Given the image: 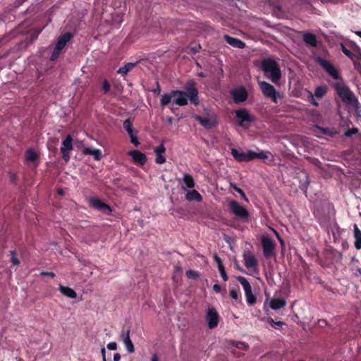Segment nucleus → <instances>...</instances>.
<instances>
[{
    "mask_svg": "<svg viewBox=\"0 0 361 361\" xmlns=\"http://www.w3.org/2000/svg\"><path fill=\"white\" fill-rule=\"evenodd\" d=\"M268 153L269 152H265L263 151H262L260 152H257V158L259 159L265 160V159H268Z\"/></svg>",
    "mask_w": 361,
    "mask_h": 361,
    "instance_id": "8fccbe9b",
    "label": "nucleus"
},
{
    "mask_svg": "<svg viewBox=\"0 0 361 361\" xmlns=\"http://www.w3.org/2000/svg\"><path fill=\"white\" fill-rule=\"evenodd\" d=\"M240 288L237 286L236 288H233L230 290L229 294L232 299L237 300L239 298Z\"/></svg>",
    "mask_w": 361,
    "mask_h": 361,
    "instance_id": "e433bc0d",
    "label": "nucleus"
},
{
    "mask_svg": "<svg viewBox=\"0 0 361 361\" xmlns=\"http://www.w3.org/2000/svg\"><path fill=\"white\" fill-rule=\"evenodd\" d=\"M353 236L355 238V248H361V231L359 229L357 224L353 226Z\"/></svg>",
    "mask_w": 361,
    "mask_h": 361,
    "instance_id": "b1692460",
    "label": "nucleus"
},
{
    "mask_svg": "<svg viewBox=\"0 0 361 361\" xmlns=\"http://www.w3.org/2000/svg\"><path fill=\"white\" fill-rule=\"evenodd\" d=\"M152 361H159V357H158V355L157 354H154L152 356V359H151Z\"/></svg>",
    "mask_w": 361,
    "mask_h": 361,
    "instance_id": "0e129e2a",
    "label": "nucleus"
},
{
    "mask_svg": "<svg viewBox=\"0 0 361 361\" xmlns=\"http://www.w3.org/2000/svg\"><path fill=\"white\" fill-rule=\"evenodd\" d=\"M229 207L232 213L237 217L243 220H247L249 219L250 214L248 211L238 202L232 200L229 203Z\"/></svg>",
    "mask_w": 361,
    "mask_h": 361,
    "instance_id": "39448f33",
    "label": "nucleus"
},
{
    "mask_svg": "<svg viewBox=\"0 0 361 361\" xmlns=\"http://www.w3.org/2000/svg\"><path fill=\"white\" fill-rule=\"evenodd\" d=\"M262 70L264 73H269L270 79L274 83H277L281 78V72L278 63L273 59H264L262 62Z\"/></svg>",
    "mask_w": 361,
    "mask_h": 361,
    "instance_id": "f03ea898",
    "label": "nucleus"
},
{
    "mask_svg": "<svg viewBox=\"0 0 361 361\" xmlns=\"http://www.w3.org/2000/svg\"><path fill=\"white\" fill-rule=\"evenodd\" d=\"M271 323H274V324H276L277 326H282V325L283 324V322L279 321V322H275L273 320V319H271Z\"/></svg>",
    "mask_w": 361,
    "mask_h": 361,
    "instance_id": "e2e57ef3",
    "label": "nucleus"
},
{
    "mask_svg": "<svg viewBox=\"0 0 361 361\" xmlns=\"http://www.w3.org/2000/svg\"><path fill=\"white\" fill-rule=\"evenodd\" d=\"M308 101L313 105V106H319V102L316 101V99H314V96L312 94H311L309 97V99Z\"/></svg>",
    "mask_w": 361,
    "mask_h": 361,
    "instance_id": "13d9d810",
    "label": "nucleus"
},
{
    "mask_svg": "<svg viewBox=\"0 0 361 361\" xmlns=\"http://www.w3.org/2000/svg\"><path fill=\"white\" fill-rule=\"evenodd\" d=\"M89 204L91 207L102 212L104 214H111L112 212V209L111 207L105 202H102L99 198H90Z\"/></svg>",
    "mask_w": 361,
    "mask_h": 361,
    "instance_id": "1a4fd4ad",
    "label": "nucleus"
},
{
    "mask_svg": "<svg viewBox=\"0 0 361 361\" xmlns=\"http://www.w3.org/2000/svg\"><path fill=\"white\" fill-rule=\"evenodd\" d=\"M59 290L63 295L69 298L74 299L76 298L77 297L76 292L73 289L68 286H63L62 285H60L59 287Z\"/></svg>",
    "mask_w": 361,
    "mask_h": 361,
    "instance_id": "aec40b11",
    "label": "nucleus"
},
{
    "mask_svg": "<svg viewBox=\"0 0 361 361\" xmlns=\"http://www.w3.org/2000/svg\"><path fill=\"white\" fill-rule=\"evenodd\" d=\"M184 90V91L187 92L191 104L197 106L199 104L198 90L195 80L192 79L188 80L185 83Z\"/></svg>",
    "mask_w": 361,
    "mask_h": 361,
    "instance_id": "7ed1b4c3",
    "label": "nucleus"
},
{
    "mask_svg": "<svg viewBox=\"0 0 361 361\" xmlns=\"http://www.w3.org/2000/svg\"><path fill=\"white\" fill-rule=\"evenodd\" d=\"M185 198L188 201H197L201 202L202 200V197L200 193L196 190H192L187 192Z\"/></svg>",
    "mask_w": 361,
    "mask_h": 361,
    "instance_id": "4be33fe9",
    "label": "nucleus"
},
{
    "mask_svg": "<svg viewBox=\"0 0 361 361\" xmlns=\"http://www.w3.org/2000/svg\"><path fill=\"white\" fill-rule=\"evenodd\" d=\"M231 154L237 161H247V153L239 152L238 149L233 148L231 149Z\"/></svg>",
    "mask_w": 361,
    "mask_h": 361,
    "instance_id": "cd10ccee",
    "label": "nucleus"
},
{
    "mask_svg": "<svg viewBox=\"0 0 361 361\" xmlns=\"http://www.w3.org/2000/svg\"><path fill=\"white\" fill-rule=\"evenodd\" d=\"M194 118L202 126L207 129H211L214 127L213 122L207 117H202L200 115H195Z\"/></svg>",
    "mask_w": 361,
    "mask_h": 361,
    "instance_id": "412c9836",
    "label": "nucleus"
},
{
    "mask_svg": "<svg viewBox=\"0 0 361 361\" xmlns=\"http://www.w3.org/2000/svg\"><path fill=\"white\" fill-rule=\"evenodd\" d=\"M303 41L306 44H308L312 47H317V39L316 36L310 32L305 33L303 35Z\"/></svg>",
    "mask_w": 361,
    "mask_h": 361,
    "instance_id": "6ab92c4d",
    "label": "nucleus"
},
{
    "mask_svg": "<svg viewBox=\"0 0 361 361\" xmlns=\"http://www.w3.org/2000/svg\"><path fill=\"white\" fill-rule=\"evenodd\" d=\"M286 305V302L284 299L274 298L270 302V307L272 310H277L283 307Z\"/></svg>",
    "mask_w": 361,
    "mask_h": 361,
    "instance_id": "a878e982",
    "label": "nucleus"
},
{
    "mask_svg": "<svg viewBox=\"0 0 361 361\" xmlns=\"http://www.w3.org/2000/svg\"><path fill=\"white\" fill-rule=\"evenodd\" d=\"M137 63H128L124 66L121 67L118 73L123 75H126L129 71H130L135 66Z\"/></svg>",
    "mask_w": 361,
    "mask_h": 361,
    "instance_id": "2f4dec72",
    "label": "nucleus"
},
{
    "mask_svg": "<svg viewBox=\"0 0 361 361\" xmlns=\"http://www.w3.org/2000/svg\"><path fill=\"white\" fill-rule=\"evenodd\" d=\"M73 149V138L71 135H68L62 141L61 147L60 148L62 154L63 159L65 162L70 160V152Z\"/></svg>",
    "mask_w": 361,
    "mask_h": 361,
    "instance_id": "9d476101",
    "label": "nucleus"
},
{
    "mask_svg": "<svg viewBox=\"0 0 361 361\" xmlns=\"http://www.w3.org/2000/svg\"><path fill=\"white\" fill-rule=\"evenodd\" d=\"M334 89L344 104L351 106L355 109L359 108L360 103L358 99L347 85L343 83L336 82L334 85Z\"/></svg>",
    "mask_w": 361,
    "mask_h": 361,
    "instance_id": "f257e3e1",
    "label": "nucleus"
},
{
    "mask_svg": "<svg viewBox=\"0 0 361 361\" xmlns=\"http://www.w3.org/2000/svg\"><path fill=\"white\" fill-rule=\"evenodd\" d=\"M82 154L85 155H92L94 157V159L97 161H99L102 158V152L99 149L85 147L82 149Z\"/></svg>",
    "mask_w": 361,
    "mask_h": 361,
    "instance_id": "a211bd4d",
    "label": "nucleus"
},
{
    "mask_svg": "<svg viewBox=\"0 0 361 361\" xmlns=\"http://www.w3.org/2000/svg\"><path fill=\"white\" fill-rule=\"evenodd\" d=\"M333 250H330V249L325 250V251H326V255H331V254H332Z\"/></svg>",
    "mask_w": 361,
    "mask_h": 361,
    "instance_id": "774afa93",
    "label": "nucleus"
},
{
    "mask_svg": "<svg viewBox=\"0 0 361 361\" xmlns=\"http://www.w3.org/2000/svg\"><path fill=\"white\" fill-rule=\"evenodd\" d=\"M123 128L127 131V133H130V131L134 130L133 128V123H132L130 118L126 119L123 122Z\"/></svg>",
    "mask_w": 361,
    "mask_h": 361,
    "instance_id": "58836bf2",
    "label": "nucleus"
},
{
    "mask_svg": "<svg viewBox=\"0 0 361 361\" xmlns=\"http://www.w3.org/2000/svg\"><path fill=\"white\" fill-rule=\"evenodd\" d=\"M128 134L130 138V142L137 147L140 144L137 137V131L136 130H133L130 133H128Z\"/></svg>",
    "mask_w": 361,
    "mask_h": 361,
    "instance_id": "72a5a7b5",
    "label": "nucleus"
},
{
    "mask_svg": "<svg viewBox=\"0 0 361 361\" xmlns=\"http://www.w3.org/2000/svg\"><path fill=\"white\" fill-rule=\"evenodd\" d=\"M110 84L107 80H104L102 84V90L104 94H107L110 90Z\"/></svg>",
    "mask_w": 361,
    "mask_h": 361,
    "instance_id": "09e8293b",
    "label": "nucleus"
},
{
    "mask_svg": "<svg viewBox=\"0 0 361 361\" xmlns=\"http://www.w3.org/2000/svg\"><path fill=\"white\" fill-rule=\"evenodd\" d=\"M11 262L13 265L18 266L20 264V260L16 257V252L15 250L10 251Z\"/></svg>",
    "mask_w": 361,
    "mask_h": 361,
    "instance_id": "4c0bfd02",
    "label": "nucleus"
},
{
    "mask_svg": "<svg viewBox=\"0 0 361 361\" xmlns=\"http://www.w3.org/2000/svg\"><path fill=\"white\" fill-rule=\"evenodd\" d=\"M355 56L354 57V59H359L361 60V49L360 48H357L356 51L355 52Z\"/></svg>",
    "mask_w": 361,
    "mask_h": 361,
    "instance_id": "bf43d9fd",
    "label": "nucleus"
},
{
    "mask_svg": "<svg viewBox=\"0 0 361 361\" xmlns=\"http://www.w3.org/2000/svg\"><path fill=\"white\" fill-rule=\"evenodd\" d=\"M276 250H263L264 251V255L266 258H271L273 257H275Z\"/></svg>",
    "mask_w": 361,
    "mask_h": 361,
    "instance_id": "a18cd8bd",
    "label": "nucleus"
},
{
    "mask_svg": "<svg viewBox=\"0 0 361 361\" xmlns=\"http://www.w3.org/2000/svg\"><path fill=\"white\" fill-rule=\"evenodd\" d=\"M173 94L174 97H177L173 101L176 105L183 106L188 104L189 99L186 92L183 90H173Z\"/></svg>",
    "mask_w": 361,
    "mask_h": 361,
    "instance_id": "ddd939ff",
    "label": "nucleus"
},
{
    "mask_svg": "<svg viewBox=\"0 0 361 361\" xmlns=\"http://www.w3.org/2000/svg\"><path fill=\"white\" fill-rule=\"evenodd\" d=\"M341 50H342L343 53L353 61L355 68L356 69H358L359 68H360L361 67L360 63L358 62L354 61V57L355 56V54L350 51V50H348L343 44H341Z\"/></svg>",
    "mask_w": 361,
    "mask_h": 361,
    "instance_id": "393cba45",
    "label": "nucleus"
},
{
    "mask_svg": "<svg viewBox=\"0 0 361 361\" xmlns=\"http://www.w3.org/2000/svg\"><path fill=\"white\" fill-rule=\"evenodd\" d=\"M128 154L132 157L133 161L135 164H137L139 165H144L147 161V156L138 151V150H132L128 152Z\"/></svg>",
    "mask_w": 361,
    "mask_h": 361,
    "instance_id": "4468645a",
    "label": "nucleus"
},
{
    "mask_svg": "<svg viewBox=\"0 0 361 361\" xmlns=\"http://www.w3.org/2000/svg\"><path fill=\"white\" fill-rule=\"evenodd\" d=\"M155 162L158 164H162L166 162L164 154H156Z\"/></svg>",
    "mask_w": 361,
    "mask_h": 361,
    "instance_id": "79ce46f5",
    "label": "nucleus"
},
{
    "mask_svg": "<svg viewBox=\"0 0 361 361\" xmlns=\"http://www.w3.org/2000/svg\"><path fill=\"white\" fill-rule=\"evenodd\" d=\"M57 193H58L59 195H63V189H62V188H58V189H57Z\"/></svg>",
    "mask_w": 361,
    "mask_h": 361,
    "instance_id": "338daca9",
    "label": "nucleus"
},
{
    "mask_svg": "<svg viewBox=\"0 0 361 361\" xmlns=\"http://www.w3.org/2000/svg\"><path fill=\"white\" fill-rule=\"evenodd\" d=\"M218 269H219L220 275H221V278L223 279V280L224 281H228V275H227V274L226 272V269H225L224 266L220 267Z\"/></svg>",
    "mask_w": 361,
    "mask_h": 361,
    "instance_id": "c03bdc74",
    "label": "nucleus"
},
{
    "mask_svg": "<svg viewBox=\"0 0 361 361\" xmlns=\"http://www.w3.org/2000/svg\"><path fill=\"white\" fill-rule=\"evenodd\" d=\"M101 353H102V359H103V358H106V350H105V348H102L101 349Z\"/></svg>",
    "mask_w": 361,
    "mask_h": 361,
    "instance_id": "69168bd1",
    "label": "nucleus"
},
{
    "mask_svg": "<svg viewBox=\"0 0 361 361\" xmlns=\"http://www.w3.org/2000/svg\"><path fill=\"white\" fill-rule=\"evenodd\" d=\"M121 356L119 353H115L114 355V361H120Z\"/></svg>",
    "mask_w": 361,
    "mask_h": 361,
    "instance_id": "680f3d73",
    "label": "nucleus"
},
{
    "mask_svg": "<svg viewBox=\"0 0 361 361\" xmlns=\"http://www.w3.org/2000/svg\"><path fill=\"white\" fill-rule=\"evenodd\" d=\"M61 51V49H57V47H55L50 56V60L55 61L59 57Z\"/></svg>",
    "mask_w": 361,
    "mask_h": 361,
    "instance_id": "37998d69",
    "label": "nucleus"
},
{
    "mask_svg": "<svg viewBox=\"0 0 361 361\" xmlns=\"http://www.w3.org/2000/svg\"><path fill=\"white\" fill-rule=\"evenodd\" d=\"M40 276H49V277H51V278H54L55 277V274L54 272H51V271H42L40 272Z\"/></svg>",
    "mask_w": 361,
    "mask_h": 361,
    "instance_id": "5fc2aeb1",
    "label": "nucleus"
},
{
    "mask_svg": "<svg viewBox=\"0 0 361 361\" xmlns=\"http://www.w3.org/2000/svg\"><path fill=\"white\" fill-rule=\"evenodd\" d=\"M259 87L264 97L271 99L274 103L278 102L277 99L279 94L272 85L263 81L259 83Z\"/></svg>",
    "mask_w": 361,
    "mask_h": 361,
    "instance_id": "20e7f679",
    "label": "nucleus"
},
{
    "mask_svg": "<svg viewBox=\"0 0 361 361\" xmlns=\"http://www.w3.org/2000/svg\"><path fill=\"white\" fill-rule=\"evenodd\" d=\"M314 127L319 130V132L325 135H329L330 137H333L335 135L336 133L332 132L329 128H324L321 127L318 125L314 126Z\"/></svg>",
    "mask_w": 361,
    "mask_h": 361,
    "instance_id": "f704fd0d",
    "label": "nucleus"
},
{
    "mask_svg": "<svg viewBox=\"0 0 361 361\" xmlns=\"http://www.w3.org/2000/svg\"><path fill=\"white\" fill-rule=\"evenodd\" d=\"M236 279L243 287L245 293L252 290L250 283L245 277L239 276L236 278Z\"/></svg>",
    "mask_w": 361,
    "mask_h": 361,
    "instance_id": "473e14b6",
    "label": "nucleus"
},
{
    "mask_svg": "<svg viewBox=\"0 0 361 361\" xmlns=\"http://www.w3.org/2000/svg\"><path fill=\"white\" fill-rule=\"evenodd\" d=\"M72 37L73 35L69 32L63 34L59 37L55 47H57V49L62 50L66 45L67 42H69Z\"/></svg>",
    "mask_w": 361,
    "mask_h": 361,
    "instance_id": "f3484780",
    "label": "nucleus"
},
{
    "mask_svg": "<svg viewBox=\"0 0 361 361\" xmlns=\"http://www.w3.org/2000/svg\"><path fill=\"white\" fill-rule=\"evenodd\" d=\"M244 264L245 266L251 270H255L257 266V262L253 255H251L250 252H244Z\"/></svg>",
    "mask_w": 361,
    "mask_h": 361,
    "instance_id": "2eb2a0df",
    "label": "nucleus"
},
{
    "mask_svg": "<svg viewBox=\"0 0 361 361\" xmlns=\"http://www.w3.org/2000/svg\"><path fill=\"white\" fill-rule=\"evenodd\" d=\"M173 97V90L169 94H164L160 100L161 106L164 107L168 105L171 102Z\"/></svg>",
    "mask_w": 361,
    "mask_h": 361,
    "instance_id": "c756f323",
    "label": "nucleus"
},
{
    "mask_svg": "<svg viewBox=\"0 0 361 361\" xmlns=\"http://www.w3.org/2000/svg\"><path fill=\"white\" fill-rule=\"evenodd\" d=\"M319 64L334 79L339 78V73L333 64L327 60L319 59Z\"/></svg>",
    "mask_w": 361,
    "mask_h": 361,
    "instance_id": "f8f14e48",
    "label": "nucleus"
},
{
    "mask_svg": "<svg viewBox=\"0 0 361 361\" xmlns=\"http://www.w3.org/2000/svg\"><path fill=\"white\" fill-rule=\"evenodd\" d=\"M231 95L235 104H240L248 98V92L244 86H240L231 90Z\"/></svg>",
    "mask_w": 361,
    "mask_h": 361,
    "instance_id": "0eeeda50",
    "label": "nucleus"
},
{
    "mask_svg": "<svg viewBox=\"0 0 361 361\" xmlns=\"http://www.w3.org/2000/svg\"><path fill=\"white\" fill-rule=\"evenodd\" d=\"M39 157L37 152L32 148H29L25 151V159L26 161L35 162Z\"/></svg>",
    "mask_w": 361,
    "mask_h": 361,
    "instance_id": "bb28decb",
    "label": "nucleus"
},
{
    "mask_svg": "<svg viewBox=\"0 0 361 361\" xmlns=\"http://www.w3.org/2000/svg\"><path fill=\"white\" fill-rule=\"evenodd\" d=\"M205 319L209 329H213L218 326L219 314L214 307H209L206 311Z\"/></svg>",
    "mask_w": 361,
    "mask_h": 361,
    "instance_id": "423d86ee",
    "label": "nucleus"
},
{
    "mask_svg": "<svg viewBox=\"0 0 361 361\" xmlns=\"http://www.w3.org/2000/svg\"><path fill=\"white\" fill-rule=\"evenodd\" d=\"M256 158H257V152H255L253 151H249L247 153V161H251Z\"/></svg>",
    "mask_w": 361,
    "mask_h": 361,
    "instance_id": "3c124183",
    "label": "nucleus"
},
{
    "mask_svg": "<svg viewBox=\"0 0 361 361\" xmlns=\"http://www.w3.org/2000/svg\"><path fill=\"white\" fill-rule=\"evenodd\" d=\"M130 329H128L126 330L123 329L120 335V338L125 345L128 353H133L135 352V347L130 338Z\"/></svg>",
    "mask_w": 361,
    "mask_h": 361,
    "instance_id": "9b49d317",
    "label": "nucleus"
},
{
    "mask_svg": "<svg viewBox=\"0 0 361 361\" xmlns=\"http://www.w3.org/2000/svg\"><path fill=\"white\" fill-rule=\"evenodd\" d=\"M235 117L238 125L245 128V123H250L254 121V118L249 114L247 109L243 108L235 111Z\"/></svg>",
    "mask_w": 361,
    "mask_h": 361,
    "instance_id": "6e6552de",
    "label": "nucleus"
},
{
    "mask_svg": "<svg viewBox=\"0 0 361 361\" xmlns=\"http://www.w3.org/2000/svg\"><path fill=\"white\" fill-rule=\"evenodd\" d=\"M223 37L225 42L233 47L243 49L245 47V43L238 38L233 37L228 35H224Z\"/></svg>",
    "mask_w": 361,
    "mask_h": 361,
    "instance_id": "dca6fc26",
    "label": "nucleus"
},
{
    "mask_svg": "<svg viewBox=\"0 0 361 361\" xmlns=\"http://www.w3.org/2000/svg\"><path fill=\"white\" fill-rule=\"evenodd\" d=\"M233 345L240 350H247L249 349V345L245 342H233Z\"/></svg>",
    "mask_w": 361,
    "mask_h": 361,
    "instance_id": "a19ab883",
    "label": "nucleus"
},
{
    "mask_svg": "<svg viewBox=\"0 0 361 361\" xmlns=\"http://www.w3.org/2000/svg\"><path fill=\"white\" fill-rule=\"evenodd\" d=\"M233 189L237 192H238V194H240L241 195V197L243 198V200H245V201H247V198L246 197V195H245V193L243 192V190L242 189H240V188H238L237 186H233Z\"/></svg>",
    "mask_w": 361,
    "mask_h": 361,
    "instance_id": "603ef678",
    "label": "nucleus"
},
{
    "mask_svg": "<svg viewBox=\"0 0 361 361\" xmlns=\"http://www.w3.org/2000/svg\"><path fill=\"white\" fill-rule=\"evenodd\" d=\"M358 133V129L357 128H349L345 132V135L346 137H351L353 136V135H355Z\"/></svg>",
    "mask_w": 361,
    "mask_h": 361,
    "instance_id": "49530a36",
    "label": "nucleus"
},
{
    "mask_svg": "<svg viewBox=\"0 0 361 361\" xmlns=\"http://www.w3.org/2000/svg\"><path fill=\"white\" fill-rule=\"evenodd\" d=\"M328 88L326 85H322L316 87L314 90V96L317 98H322L327 92Z\"/></svg>",
    "mask_w": 361,
    "mask_h": 361,
    "instance_id": "7c9ffc66",
    "label": "nucleus"
},
{
    "mask_svg": "<svg viewBox=\"0 0 361 361\" xmlns=\"http://www.w3.org/2000/svg\"><path fill=\"white\" fill-rule=\"evenodd\" d=\"M10 181L14 184H16L17 181V175L15 173H9Z\"/></svg>",
    "mask_w": 361,
    "mask_h": 361,
    "instance_id": "4d7b16f0",
    "label": "nucleus"
},
{
    "mask_svg": "<svg viewBox=\"0 0 361 361\" xmlns=\"http://www.w3.org/2000/svg\"><path fill=\"white\" fill-rule=\"evenodd\" d=\"M214 259L215 262L217 264L218 268L224 266L221 259L217 255L216 253H215L214 255Z\"/></svg>",
    "mask_w": 361,
    "mask_h": 361,
    "instance_id": "864d4df0",
    "label": "nucleus"
},
{
    "mask_svg": "<svg viewBox=\"0 0 361 361\" xmlns=\"http://www.w3.org/2000/svg\"><path fill=\"white\" fill-rule=\"evenodd\" d=\"M107 348L110 350H115L117 349V343L116 342H110L107 344Z\"/></svg>",
    "mask_w": 361,
    "mask_h": 361,
    "instance_id": "6e6d98bb",
    "label": "nucleus"
},
{
    "mask_svg": "<svg viewBox=\"0 0 361 361\" xmlns=\"http://www.w3.org/2000/svg\"><path fill=\"white\" fill-rule=\"evenodd\" d=\"M262 244L264 249L274 248L275 246L274 240L269 236L262 237Z\"/></svg>",
    "mask_w": 361,
    "mask_h": 361,
    "instance_id": "c85d7f7f",
    "label": "nucleus"
},
{
    "mask_svg": "<svg viewBox=\"0 0 361 361\" xmlns=\"http://www.w3.org/2000/svg\"><path fill=\"white\" fill-rule=\"evenodd\" d=\"M221 290V286L219 284H214L213 286V290L216 293H220Z\"/></svg>",
    "mask_w": 361,
    "mask_h": 361,
    "instance_id": "052dcab7",
    "label": "nucleus"
},
{
    "mask_svg": "<svg viewBox=\"0 0 361 361\" xmlns=\"http://www.w3.org/2000/svg\"><path fill=\"white\" fill-rule=\"evenodd\" d=\"M186 276L190 279H196L200 276V273L195 270L189 269L186 271Z\"/></svg>",
    "mask_w": 361,
    "mask_h": 361,
    "instance_id": "ea45409f",
    "label": "nucleus"
},
{
    "mask_svg": "<svg viewBox=\"0 0 361 361\" xmlns=\"http://www.w3.org/2000/svg\"><path fill=\"white\" fill-rule=\"evenodd\" d=\"M166 152V148L164 147V143H161L160 145L154 149V153L155 154H164Z\"/></svg>",
    "mask_w": 361,
    "mask_h": 361,
    "instance_id": "de8ad7c7",
    "label": "nucleus"
},
{
    "mask_svg": "<svg viewBox=\"0 0 361 361\" xmlns=\"http://www.w3.org/2000/svg\"><path fill=\"white\" fill-rule=\"evenodd\" d=\"M248 305H253L256 302V298L252 294V290L245 293Z\"/></svg>",
    "mask_w": 361,
    "mask_h": 361,
    "instance_id": "c9c22d12",
    "label": "nucleus"
},
{
    "mask_svg": "<svg viewBox=\"0 0 361 361\" xmlns=\"http://www.w3.org/2000/svg\"><path fill=\"white\" fill-rule=\"evenodd\" d=\"M185 185H183V189L186 190L187 189H191L195 187V181L192 176L190 174L185 173L183 178Z\"/></svg>",
    "mask_w": 361,
    "mask_h": 361,
    "instance_id": "5701e85b",
    "label": "nucleus"
}]
</instances>
